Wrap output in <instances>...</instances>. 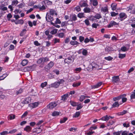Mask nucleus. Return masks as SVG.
<instances>
[{
	"label": "nucleus",
	"instance_id": "1",
	"mask_svg": "<svg viewBox=\"0 0 135 135\" xmlns=\"http://www.w3.org/2000/svg\"><path fill=\"white\" fill-rule=\"evenodd\" d=\"M50 61V60L48 57H42L39 59L37 61L38 64H43L45 62H47Z\"/></svg>",
	"mask_w": 135,
	"mask_h": 135
},
{
	"label": "nucleus",
	"instance_id": "2",
	"mask_svg": "<svg viewBox=\"0 0 135 135\" xmlns=\"http://www.w3.org/2000/svg\"><path fill=\"white\" fill-rule=\"evenodd\" d=\"M77 19V17L75 14H74L71 15L70 16V20H69L68 22H71V23H69V24L73 25V21H75Z\"/></svg>",
	"mask_w": 135,
	"mask_h": 135
},
{
	"label": "nucleus",
	"instance_id": "3",
	"mask_svg": "<svg viewBox=\"0 0 135 135\" xmlns=\"http://www.w3.org/2000/svg\"><path fill=\"white\" fill-rule=\"evenodd\" d=\"M53 16L47 13L46 16V20L47 22H51L54 20Z\"/></svg>",
	"mask_w": 135,
	"mask_h": 135
},
{
	"label": "nucleus",
	"instance_id": "4",
	"mask_svg": "<svg viewBox=\"0 0 135 135\" xmlns=\"http://www.w3.org/2000/svg\"><path fill=\"white\" fill-rule=\"evenodd\" d=\"M87 2L88 1L87 0L85 1L81 0L79 2V4L81 7H87L88 6Z\"/></svg>",
	"mask_w": 135,
	"mask_h": 135
},
{
	"label": "nucleus",
	"instance_id": "5",
	"mask_svg": "<svg viewBox=\"0 0 135 135\" xmlns=\"http://www.w3.org/2000/svg\"><path fill=\"white\" fill-rule=\"evenodd\" d=\"M127 17V15L124 12H121L119 14L118 18L121 21L125 19Z\"/></svg>",
	"mask_w": 135,
	"mask_h": 135
},
{
	"label": "nucleus",
	"instance_id": "6",
	"mask_svg": "<svg viewBox=\"0 0 135 135\" xmlns=\"http://www.w3.org/2000/svg\"><path fill=\"white\" fill-rule=\"evenodd\" d=\"M57 105V104L56 103L53 102L48 104L47 106V108L52 109L56 107Z\"/></svg>",
	"mask_w": 135,
	"mask_h": 135
},
{
	"label": "nucleus",
	"instance_id": "7",
	"mask_svg": "<svg viewBox=\"0 0 135 135\" xmlns=\"http://www.w3.org/2000/svg\"><path fill=\"white\" fill-rule=\"evenodd\" d=\"M118 23H117L114 21H112L110 22L108 26V28H110L113 27V26H118Z\"/></svg>",
	"mask_w": 135,
	"mask_h": 135
},
{
	"label": "nucleus",
	"instance_id": "8",
	"mask_svg": "<svg viewBox=\"0 0 135 135\" xmlns=\"http://www.w3.org/2000/svg\"><path fill=\"white\" fill-rule=\"evenodd\" d=\"M73 61L72 57L70 56L66 58L64 60V61L65 63L69 64L72 63Z\"/></svg>",
	"mask_w": 135,
	"mask_h": 135
},
{
	"label": "nucleus",
	"instance_id": "9",
	"mask_svg": "<svg viewBox=\"0 0 135 135\" xmlns=\"http://www.w3.org/2000/svg\"><path fill=\"white\" fill-rule=\"evenodd\" d=\"M59 86V84L57 82H55L49 85L50 87L57 88Z\"/></svg>",
	"mask_w": 135,
	"mask_h": 135
},
{
	"label": "nucleus",
	"instance_id": "10",
	"mask_svg": "<svg viewBox=\"0 0 135 135\" xmlns=\"http://www.w3.org/2000/svg\"><path fill=\"white\" fill-rule=\"evenodd\" d=\"M110 119V116L106 115L100 118L99 120L103 121H107Z\"/></svg>",
	"mask_w": 135,
	"mask_h": 135
},
{
	"label": "nucleus",
	"instance_id": "11",
	"mask_svg": "<svg viewBox=\"0 0 135 135\" xmlns=\"http://www.w3.org/2000/svg\"><path fill=\"white\" fill-rule=\"evenodd\" d=\"M119 79L118 76H114L112 77V81L114 83H116L119 81Z\"/></svg>",
	"mask_w": 135,
	"mask_h": 135
},
{
	"label": "nucleus",
	"instance_id": "12",
	"mask_svg": "<svg viewBox=\"0 0 135 135\" xmlns=\"http://www.w3.org/2000/svg\"><path fill=\"white\" fill-rule=\"evenodd\" d=\"M69 96V93L64 94L61 96V100L63 101H65L67 99Z\"/></svg>",
	"mask_w": 135,
	"mask_h": 135
},
{
	"label": "nucleus",
	"instance_id": "13",
	"mask_svg": "<svg viewBox=\"0 0 135 135\" xmlns=\"http://www.w3.org/2000/svg\"><path fill=\"white\" fill-rule=\"evenodd\" d=\"M54 63L52 61H50L45 68L47 69H50L54 66Z\"/></svg>",
	"mask_w": 135,
	"mask_h": 135
},
{
	"label": "nucleus",
	"instance_id": "14",
	"mask_svg": "<svg viewBox=\"0 0 135 135\" xmlns=\"http://www.w3.org/2000/svg\"><path fill=\"white\" fill-rule=\"evenodd\" d=\"M32 128L29 126H27L24 129V131H26L28 132H30L32 129Z\"/></svg>",
	"mask_w": 135,
	"mask_h": 135
},
{
	"label": "nucleus",
	"instance_id": "15",
	"mask_svg": "<svg viewBox=\"0 0 135 135\" xmlns=\"http://www.w3.org/2000/svg\"><path fill=\"white\" fill-rule=\"evenodd\" d=\"M102 84V82H99L96 85H93L92 86V88L95 89L98 88Z\"/></svg>",
	"mask_w": 135,
	"mask_h": 135
},
{
	"label": "nucleus",
	"instance_id": "16",
	"mask_svg": "<svg viewBox=\"0 0 135 135\" xmlns=\"http://www.w3.org/2000/svg\"><path fill=\"white\" fill-rule=\"evenodd\" d=\"M14 22L15 24L16 25L18 24H21L22 25L24 23V21L23 20H18L15 21Z\"/></svg>",
	"mask_w": 135,
	"mask_h": 135
},
{
	"label": "nucleus",
	"instance_id": "17",
	"mask_svg": "<svg viewBox=\"0 0 135 135\" xmlns=\"http://www.w3.org/2000/svg\"><path fill=\"white\" fill-rule=\"evenodd\" d=\"M112 51V47L109 46L106 47L105 48V51L107 53H108Z\"/></svg>",
	"mask_w": 135,
	"mask_h": 135
},
{
	"label": "nucleus",
	"instance_id": "18",
	"mask_svg": "<svg viewBox=\"0 0 135 135\" xmlns=\"http://www.w3.org/2000/svg\"><path fill=\"white\" fill-rule=\"evenodd\" d=\"M39 104L38 102H35L33 103L30 104V106L32 108H34L37 107Z\"/></svg>",
	"mask_w": 135,
	"mask_h": 135
},
{
	"label": "nucleus",
	"instance_id": "19",
	"mask_svg": "<svg viewBox=\"0 0 135 135\" xmlns=\"http://www.w3.org/2000/svg\"><path fill=\"white\" fill-rule=\"evenodd\" d=\"M70 44L73 45H77L79 44V43L76 41H71L70 42Z\"/></svg>",
	"mask_w": 135,
	"mask_h": 135
},
{
	"label": "nucleus",
	"instance_id": "20",
	"mask_svg": "<svg viewBox=\"0 0 135 135\" xmlns=\"http://www.w3.org/2000/svg\"><path fill=\"white\" fill-rule=\"evenodd\" d=\"M117 4L115 3H112L111 5V7L112 9L114 11L117 8Z\"/></svg>",
	"mask_w": 135,
	"mask_h": 135
},
{
	"label": "nucleus",
	"instance_id": "21",
	"mask_svg": "<svg viewBox=\"0 0 135 135\" xmlns=\"http://www.w3.org/2000/svg\"><path fill=\"white\" fill-rule=\"evenodd\" d=\"M101 10L102 12H103L104 13L108 11L107 7H102L101 8Z\"/></svg>",
	"mask_w": 135,
	"mask_h": 135
},
{
	"label": "nucleus",
	"instance_id": "22",
	"mask_svg": "<svg viewBox=\"0 0 135 135\" xmlns=\"http://www.w3.org/2000/svg\"><path fill=\"white\" fill-rule=\"evenodd\" d=\"M28 61L27 60H24L22 61L21 62V64L23 66H24L26 65L28 63Z\"/></svg>",
	"mask_w": 135,
	"mask_h": 135
},
{
	"label": "nucleus",
	"instance_id": "23",
	"mask_svg": "<svg viewBox=\"0 0 135 135\" xmlns=\"http://www.w3.org/2000/svg\"><path fill=\"white\" fill-rule=\"evenodd\" d=\"M115 122V120H110L107 123V126H110L112 125Z\"/></svg>",
	"mask_w": 135,
	"mask_h": 135
},
{
	"label": "nucleus",
	"instance_id": "24",
	"mask_svg": "<svg viewBox=\"0 0 135 135\" xmlns=\"http://www.w3.org/2000/svg\"><path fill=\"white\" fill-rule=\"evenodd\" d=\"M43 2L45 4H47L48 5H51L52 4V2L49 0H45L44 1H43Z\"/></svg>",
	"mask_w": 135,
	"mask_h": 135
},
{
	"label": "nucleus",
	"instance_id": "25",
	"mask_svg": "<svg viewBox=\"0 0 135 135\" xmlns=\"http://www.w3.org/2000/svg\"><path fill=\"white\" fill-rule=\"evenodd\" d=\"M127 113V111L126 110H123V111L118 112L117 113V114L118 115H123Z\"/></svg>",
	"mask_w": 135,
	"mask_h": 135
},
{
	"label": "nucleus",
	"instance_id": "26",
	"mask_svg": "<svg viewBox=\"0 0 135 135\" xmlns=\"http://www.w3.org/2000/svg\"><path fill=\"white\" fill-rule=\"evenodd\" d=\"M83 10L85 13H89L91 11V9L89 7H86Z\"/></svg>",
	"mask_w": 135,
	"mask_h": 135
},
{
	"label": "nucleus",
	"instance_id": "27",
	"mask_svg": "<svg viewBox=\"0 0 135 135\" xmlns=\"http://www.w3.org/2000/svg\"><path fill=\"white\" fill-rule=\"evenodd\" d=\"M26 30L25 29H23L21 32L20 35V36H23L26 33Z\"/></svg>",
	"mask_w": 135,
	"mask_h": 135
},
{
	"label": "nucleus",
	"instance_id": "28",
	"mask_svg": "<svg viewBox=\"0 0 135 135\" xmlns=\"http://www.w3.org/2000/svg\"><path fill=\"white\" fill-rule=\"evenodd\" d=\"M68 22V21H67L62 22L61 24V26L63 27L65 26H66L68 25H69V23H68V22Z\"/></svg>",
	"mask_w": 135,
	"mask_h": 135
},
{
	"label": "nucleus",
	"instance_id": "29",
	"mask_svg": "<svg viewBox=\"0 0 135 135\" xmlns=\"http://www.w3.org/2000/svg\"><path fill=\"white\" fill-rule=\"evenodd\" d=\"M18 3V2L17 0H14L12 2L11 4L12 6H16Z\"/></svg>",
	"mask_w": 135,
	"mask_h": 135
},
{
	"label": "nucleus",
	"instance_id": "30",
	"mask_svg": "<svg viewBox=\"0 0 135 135\" xmlns=\"http://www.w3.org/2000/svg\"><path fill=\"white\" fill-rule=\"evenodd\" d=\"M8 117L10 120H12L15 118V115L13 114H10L8 116Z\"/></svg>",
	"mask_w": 135,
	"mask_h": 135
},
{
	"label": "nucleus",
	"instance_id": "31",
	"mask_svg": "<svg viewBox=\"0 0 135 135\" xmlns=\"http://www.w3.org/2000/svg\"><path fill=\"white\" fill-rule=\"evenodd\" d=\"M57 29H54L50 31V33L52 35L55 34L57 33Z\"/></svg>",
	"mask_w": 135,
	"mask_h": 135
},
{
	"label": "nucleus",
	"instance_id": "32",
	"mask_svg": "<svg viewBox=\"0 0 135 135\" xmlns=\"http://www.w3.org/2000/svg\"><path fill=\"white\" fill-rule=\"evenodd\" d=\"M123 126L124 127L128 128L129 126V122H126L123 123Z\"/></svg>",
	"mask_w": 135,
	"mask_h": 135
},
{
	"label": "nucleus",
	"instance_id": "33",
	"mask_svg": "<svg viewBox=\"0 0 135 135\" xmlns=\"http://www.w3.org/2000/svg\"><path fill=\"white\" fill-rule=\"evenodd\" d=\"M82 49V54L84 56L87 55L88 53L87 51L84 49Z\"/></svg>",
	"mask_w": 135,
	"mask_h": 135
},
{
	"label": "nucleus",
	"instance_id": "34",
	"mask_svg": "<svg viewBox=\"0 0 135 135\" xmlns=\"http://www.w3.org/2000/svg\"><path fill=\"white\" fill-rule=\"evenodd\" d=\"M29 103V100L28 98H26L22 103L23 104H27Z\"/></svg>",
	"mask_w": 135,
	"mask_h": 135
},
{
	"label": "nucleus",
	"instance_id": "35",
	"mask_svg": "<svg viewBox=\"0 0 135 135\" xmlns=\"http://www.w3.org/2000/svg\"><path fill=\"white\" fill-rule=\"evenodd\" d=\"M50 15H51L53 16L54 15L55 13V11L53 9H50Z\"/></svg>",
	"mask_w": 135,
	"mask_h": 135
},
{
	"label": "nucleus",
	"instance_id": "36",
	"mask_svg": "<svg viewBox=\"0 0 135 135\" xmlns=\"http://www.w3.org/2000/svg\"><path fill=\"white\" fill-rule=\"evenodd\" d=\"M104 58L105 60L109 61H111L113 59V57L110 56L107 57H105Z\"/></svg>",
	"mask_w": 135,
	"mask_h": 135
},
{
	"label": "nucleus",
	"instance_id": "37",
	"mask_svg": "<svg viewBox=\"0 0 135 135\" xmlns=\"http://www.w3.org/2000/svg\"><path fill=\"white\" fill-rule=\"evenodd\" d=\"M12 16L11 13L8 14L7 16V17L8 21L10 20V19L12 18Z\"/></svg>",
	"mask_w": 135,
	"mask_h": 135
},
{
	"label": "nucleus",
	"instance_id": "38",
	"mask_svg": "<svg viewBox=\"0 0 135 135\" xmlns=\"http://www.w3.org/2000/svg\"><path fill=\"white\" fill-rule=\"evenodd\" d=\"M119 105V103L118 102H114L112 105V107H118Z\"/></svg>",
	"mask_w": 135,
	"mask_h": 135
},
{
	"label": "nucleus",
	"instance_id": "39",
	"mask_svg": "<svg viewBox=\"0 0 135 135\" xmlns=\"http://www.w3.org/2000/svg\"><path fill=\"white\" fill-rule=\"evenodd\" d=\"M59 112L55 111L53 112L52 114V115L53 116H55L59 115Z\"/></svg>",
	"mask_w": 135,
	"mask_h": 135
},
{
	"label": "nucleus",
	"instance_id": "40",
	"mask_svg": "<svg viewBox=\"0 0 135 135\" xmlns=\"http://www.w3.org/2000/svg\"><path fill=\"white\" fill-rule=\"evenodd\" d=\"M80 112H76L75 114V115H73V117L75 118H76L79 116L80 115Z\"/></svg>",
	"mask_w": 135,
	"mask_h": 135
},
{
	"label": "nucleus",
	"instance_id": "41",
	"mask_svg": "<svg viewBox=\"0 0 135 135\" xmlns=\"http://www.w3.org/2000/svg\"><path fill=\"white\" fill-rule=\"evenodd\" d=\"M78 16L79 18H82L84 16V13H79L78 15Z\"/></svg>",
	"mask_w": 135,
	"mask_h": 135
},
{
	"label": "nucleus",
	"instance_id": "42",
	"mask_svg": "<svg viewBox=\"0 0 135 135\" xmlns=\"http://www.w3.org/2000/svg\"><path fill=\"white\" fill-rule=\"evenodd\" d=\"M112 17H114L118 15V13H116L114 12H112L110 13Z\"/></svg>",
	"mask_w": 135,
	"mask_h": 135
},
{
	"label": "nucleus",
	"instance_id": "43",
	"mask_svg": "<svg viewBox=\"0 0 135 135\" xmlns=\"http://www.w3.org/2000/svg\"><path fill=\"white\" fill-rule=\"evenodd\" d=\"M85 96L84 95H81L80 98V102H82L85 98Z\"/></svg>",
	"mask_w": 135,
	"mask_h": 135
},
{
	"label": "nucleus",
	"instance_id": "44",
	"mask_svg": "<svg viewBox=\"0 0 135 135\" xmlns=\"http://www.w3.org/2000/svg\"><path fill=\"white\" fill-rule=\"evenodd\" d=\"M67 119L66 118H64L63 119H61L60 122L61 123H64L65 122Z\"/></svg>",
	"mask_w": 135,
	"mask_h": 135
},
{
	"label": "nucleus",
	"instance_id": "45",
	"mask_svg": "<svg viewBox=\"0 0 135 135\" xmlns=\"http://www.w3.org/2000/svg\"><path fill=\"white\" fill-rule=\"evenodd\" d=\"M126 56V54H119V57L120 58L122 59L124 57Z\"/></svg>",
	"mask_w": 135,
	"mask_h": 135
},
{
	"label": "nucleus",
	"instance_id": "46",
	"mask_svg": "<svg viewBox=\"0 0 135 135\" xmlns=\"http://www.w3.org/2000/svg\"><path fill=\"white\" fill-rule=\"evenodd\" d=\"M102 17L99 14H97L94 16V18L97 19H99Z\"/></svg>",
	"mask_w": 135,
	"mask_h": 135
},
{
	"label": "nucleus",
	"instance_id": "47",
	"mask_svg": "<svg viewBox=\"0 0 135 135\" xmlns=\"http://www.w3.org/2000/svg\"><path fill=\"white\" fill-rule=\"evenodd\" d=\"M98 4V1L97 0H93V5L94 6H96Z\"/></svg>",
	"mask_w": 135,
	"mask_h": 135
},
{
	"label": "nucleus",
	"instance_id": "48",
	"mask_svg": "<svg viewBox=\"0 0 135 135\" xmlns=\"http://www.w3.org/2000/svg\"><path fill=\"white\" fill-rule=\"evenodd\" d=\"M47 84V82H45L41 84V86L42 88H43L46 86Z\"/></svg>",
	"mask_w": 135,
	"mask_h": 135
},
{
	"label": "nucleus",
	"instance_id": "49",
	"mask_svg": "<svg viewBox=\"0 0 135 135\" xmlns=\"http://www.w3.org/2000/svg\"><path fill=\"white\" fill-rule=\"evenodd\" d=\"M97 128V126L94 127L92 126L91 127L89 128V130L91 131H92L93 129L95 130Z\"/></svg>",
	"mask_w": 135,
	"mask_h": 135
},
{
	"label": "nucleus",
	"instance_id": "50",
	"mask_svg": "<svg viewBox=\"0 0 135 135\" xmlns=\"http://www.w3.org/2000/svg\"><path fill=\"white\" fill-rule=\"evenodd\" d=\"M38 8L40 10H43L46 9V8L45 6L43 5L41 7H39Z\"/></svg>",
	"mask_w": 135,
	"mask_h": 135
},
{
	"label": "nucleus",
	"instance_id": "51",
	"mask_svg": "<svg viewBox=\"0 0 135 135\" xmlns=\"http://www.w3.org/2000/svg\"><path fill=\"white\" fill-rule=\"evenodd\" d=\"M99 26V24L97 23H93L92 25V27L93 28H97V26Z\"/></svg>",
	"mask_w": 135,
	"mask_h": 135
},
{
	"label": "nucleus",
	"instance_id": "52",
	"mask_svg": "<svg viewBox=\"0 0 135 135\" xmlns=\"http://www.w3.org/2000/svg\"><path fill=\"white\" fill-rule=\"evenodd\" d=\"M23 92V90L22 89H20L18 91H16V95H17L18 94H20Z\"/></svg>",
	"mask_w": 135,
	"mask_h": 135
},
{
	"label": "nucleus",
	"instance_id": "53",
	"mask_svg": "<svg viewBox=\"0 0 135 135\" xmlns=\"http://www.w3.org/2000/svg\"><path fill=\"white\" fill-rule=\"evenodd\" d=\"M83 106L80 104H79L77 105L76 109L77 110H79L82 108Z\"/></svg>",
	"mask_w": 135,
	"mask_h": 135
},
{
	"label": "nucleus",
	"instance_id": "54",
	"mask_svg": "<svg viewBox=\"0 0 135 135\" xmlns=\"http://www.w3.org/2000/svg\"><path fill=\"white\" fill-rule=\"evenodd\" d=\"M121 98H120V96H119L117 97H114L113 98V100L114 101H116L117 100H119L120 99H121Z\"/></svg>",
	"mask_w": 135,
	"mask_h": 135
},
{
	"label": "nucleus",
	"instance_id": "55",
	"mask_svg": "<svg viewBox=\"0 0 135 135\" xmlns=\"http://www.w3.org/2000/svg\"><path fill=\"white\" fill-rule=\"evenodd\" d=\"M84 37L80 36H79V40L81 42H82L84 40Z\"/></svg>",
	"mask_w": 135,
	"mask_h": 135
},
{
	"label": "nucleus",
	"instance_id": "56",
	"mask_svg": "<svg viewBox=\"0 0 135 135\" xmlns=\"http://www.w3.org/2000/svg\"><path fill=\"white\" fill-rule=\"evenodd\" d=\"M98 65L97 64H95V66H92V69L93 70H95V69H100V68H98Z\"/></svg>",
	"mask_w": 135,
	"mask_h": 135
},
{
	"label": "nucleus",
	"instance_id": "57",
	"mask_svg": "<svg viewBox=\"0 0 135 135\" xmlns=\"http://www.w3.org/2000/svg\"><path fill=\"white\" fill-rule=\"evenodd\" d=\"M17 130L16 129H14L10 131L8 133L13 134L15 132H16Z\"/></svg>",
	"mask_w": 135,
	"mask_h": 135
},
{
	"label": "nucleus",
	"instance_id": "58",
	"mask_svg": "<svg viewBox=\"0 0 135 135\" xmlns=\"http://www.w3.org/2000/svg\"><path fill=\"white\" fill-rule=\"evenodd\" d=\"M84 22L87 26H89L90 25L89 21L88 19L85 20L84 21Z\"/></svg>",
	"mask_w": 135,
	"mask_h": 135
},
{
	"label": "nucleus",
	"instance_id": "59",
	"mask_svg": "<svg viewBox=\"0 0 135 135\" xmlns=\"http://www.w3.org/2000/svg\"><path fill=\"white\" fill-rule=\"evenodd\" d=\"M75 9L77 12L80 11L81 10V8L79 6H77L75 8Z\"/></svg>",
	"mask_w": 135,
	"mask_h": 135
},
{
	"label": "nucleus",
	"instance_id": "60",
	"mask_svg": "<svg viewBox=\"0 0 135 135\" xmlns=\"http://www.w3.org/2000/svg\"><path fill=\"white\" fill-rule=\"evenodd\" d=\"M57 82L59 84V85L61 84H63L64 82V80L63 79H61Z\"/></svg>",
	"mask_w": 135,
	"mask_h": 135
},
{
	"label": "nucleus",
	"instance_id": "61",
	"mask_svg": "<svg viewBox=\"0 0 135 135\" xmlns=\"http://www.w3.org/2000/svg\"><path fill=\"white\" fill-rule=\"evenodd\" d=\"M61 23V21L58 18L56 19V20L55 21V23L57 24H60Z\"/></svg>",
	"mask_w": 135,
	"mask_h": 135
},
{
	"label": "nucleus",
	"instance_id": "62",
	"mask_svg": "<svg viewBox=\"0 0 135 135\" xmlns=\"http://www.w3.org/2000/svg\"><path fill=\"white\" fill-rule=\"evenodd\" d=\"M8 133V132L6 131H4L1 133V135H6Z\"/></svg>",
	"mask_w": 135,
	"mask_h": 135
},
{
	"label": "nucleus",
	"instance_id": "63",
	"mask_svg": "<svg viewBox=\"0 0 135 135\" xmlns=\"http://www.w3.org/2000/svg\"><path fill=\"white\" fill-rule=\"evenodd\" d=\"M58 36L60 38H63L64 36V34L63 33H59L58 35Z\"/></svg>",
	"mask_w": 135,
	"mask_h": 135
},
{
	"label": "nucleus",
	"instance_id": "64",
	"mask_svg": "<svg viewBox=\"0 0 135 135\" xmlns=\"http://www.w3.org/2000/svg\"><path fill=\"white\" fill-rule=\"evenodd\" d=\"M121 133L120 131H118L114 132L113 133V134L115 135H120Z\"/></svg>",
	"mask_w": 135,
	"mask_h": 135
}]
</instances>
